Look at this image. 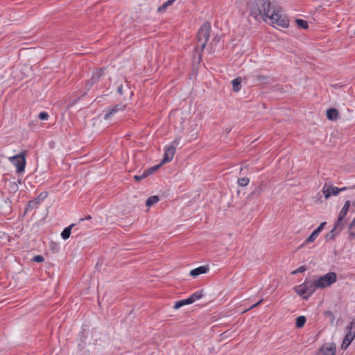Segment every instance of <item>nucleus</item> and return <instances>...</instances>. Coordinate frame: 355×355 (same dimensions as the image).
I'll return each instance as SVG.
<instances>
[{
	"label": "nucleus",
	"mask_w": 355,
	"mask_h": 355,
	"mask_svg": "<svg viewBox=\"0 0 355 355\" xmlns=\"http://www.w3.org/2000/svg\"><path fill=\"white\" fill-rule=\"evenodd\" d=\"M250 11L251 15L256 20L262 19L267 22L270 19L273 26L287 28L289 26V19L275 0H255L251 6Z\"/></svg>",
	"instance_id": "f257e3e1"
},
{
	"label": "nucleus",
	"mask_w": 355,
	"mask_h": 355,
	"mask_svg": "<svg viewBox=\"0 0 355 355\" xmlns=\"http://www.w3.org/2000/svg\"><path fill=\"white\" fill-rule=\"evenodd\" d=\"M211 28V24L208 21H205L200 28L196 35L197 45L195 50L199 47L201 51L204 50L209 38Z\"/></svg>",
	"instance_id": "f03ea898"
},
{
	"label": "nucleus",
	"mask_w": 355,
	"mask_h": 355,
	"mask_svg": "<svg viewBox=\"0 0 355 355\" xmlns=\"http://www.w3.org/2000/svg\"><path fill=\"white\" fill-rule=\"evenodd\" d=\"M317 286L314 282L305 281L303 284L294 288L295 292L303 299H308L309 296L313 294Z\"/></svg>",
	"instance_id": "7ed1b4c3"
},
{
	"label": "nucleus",
	"mask_w": 355,
	"mask_h": 355,
	"mask_svg": "<svg viewBox=\"0 0 355 355\" xmlns=\"http://www.w3.org/2000/svg\"><path fill=\"white\" fill-rule=\"evenodd\" d=\"M26 150H22L19 155L10 157L11 162L16 166V172L21 173L24 171L26 166Z\"/></svg>",
	"instance_id": "20e7f679"
},
{
	"label": "nucleus",
	"mask_w": 355,
	"mask_h": 355,
	"mask_svg": "<svg viewBox=\"0 0 355 355\" xmlns=\"http://www.w3.org/2000/svg\"><path fill=\"white\" fill-rule=\"evenodd\" d=\"M336 278V274L334 272H330L318 278L315 283L317 288H325L334 283Z\"/></svg>",
	"instance_id": "39448f33"
},
{
	"label": "nucleus",
	"mask_w": 355,
	"mask_h": 355,
	"mask_svg": "<svg viewBox=\"0 0 355 355\" xmlns=\"http://www.w3.org/2000/svg\"><path fill=\"white\" fill-rule=\"evenodd\" d=\"M336 345L334 343H327L322 345L315 355H336Z\"/></svg>",
	"instance_id": "423d86ee"
},
{
	"label": "nucleus",
	"mask_w": 355,
	"mask_h": 355,
	"mask_svg": "<svg viewBox=\"0 0 355 355\" xmlns=\"http://www.w3.org/2000/svg\"><path fill=\"white\" fill-rule=\"evenodd\" d=\"M174 144L178 145L177 139H175L173 142V145L166 148L164 158H163L162 161L161 162V163L162 164L168 163V162H170L171 161H172V159L173 158V156H174V155L175 153V150H176V147H175V146Z\"/></svg>",
	"instance_id": "0eeeda50"
},
{
	"label": "nucleus",
	"mask_w": 355,
	"mask_h": 355,
	"mask_svg": "<svg viewBox=\"0 0 355 355\" xmlns=\"http://www.w3.org/2000/svg\"><path fill=\"white\" fill-rule=\"evenodd\" d=\"M322 191L326 199L329 198L331 196H336L339 193L338 187L328 186L327 183L324 184Z\"/></svg>",
	"instance_id": "6e6552de"
},
{
	"label": "nucleus",
	"mask_w": 355,
	"mask_h": 355,
	"mask_svg": "<svg viewBox=\"0 0 355 355\" xmlns=\"http://www.w3.org/2000/svg\"><path fill=\"white\" fill-rule=\"evenodd\" d=\"M125 105L121 104L116 105L115 106L112 107L111 109H110L105 114L104 119L105 120L109 119L113 114L118 112L119 111H122L125 109Z\"/></svg>",
	"instance_id": "1a4fd4ad"
},
{
	"label": "nucleus",
	"mask_w": 355,
	"mask_h": 355,
	"mask_svg": "<svg viewBox=\"0 0 355 355\" xmlns=\"http://www.w3.org/2000/svg\"><path fill=\"white\" fill-rule=\"evenodd\" d=\"M103 69H99L98 71L94 73L90 80L87 81L86 83L87 90H89V88L94 85L95 83H96L98 79L101 78V76L103 75Z\"/></svg>",
	"instance_id": "9d476101"
},
{
	"label": "nucleus",
	"mask_w": 355,
	"mask_h": 355,
	"mask_svg": "<svg viewBox=\"0 0 355 355\" xmlns=\"http://www.w3.org/2000/svg\"><path fill=\"white\" fill-rule=\"evenodd\" d=\"M209 268L208 266H202L191 270L190 271V275L193 277H196L200 275L207 273L209 271Z\"/></svg>",
	"instance_id": "9b49d317"
},
{
	"label": "nucleus",
	"mask_w": 355,
	"mask_h": 355,
	"mask_svg": "<svg viewBox=\"0 0 355 355\" xmlns=\"http://www.w3.org/2000/svg\"><path fill=\"white\" fill-rule=\"evenodd\" d=\"M345 218H340L338 216L337 220L335 223L334 228L340 234V232L343 230L345 224Z\"/></svg>",
	"instance_id": "f8f14e48"
},
{
	"label": "nucleus",
	"mask_w": 355,
	"mask_h": 355,
	"mask_svg": "<svg viewBox=\"0 0 355 355\" xmlns=\"http://www.w3.org/2000/svg\"><path fill=\"white\" fill-rule=\"evenodd\" d=\"M241 82H242V78L241 77H237L232 81V89L234 92H237L241 90Z\"/></svg>",
	"instance_id": "ddd939ff"
},
{
	"label": "nucleus",
	"mask_w": 355,
	"mask_h": 355,
	"mask_svg": "<svg viewBox=\"0 0 355 355\" xmlns=\"http://www.w3.org/2000/svg\"><path fill=\"white\" fill-rule=\"evenodd\" d=\"M338 116V111L335 108H330L327 111V117L329 120H336Z\"/></svg>",
	"instance_id": "4468645a"
},
{
	"label": "nucleus",
	"mask_w": 355,
	"mask_h": 355,
	"mask_svg": "<svg viewBox=\"0 0 355 355\" xmlns=\"http://www.w3.org/2000/svg\"><path fill=\"white\" fill-rule=\"evenodd\" d=\"M349 207H350V201L349 200H347L345 202V205L343 206V207L342 208V209L340 210L339 214H338V216L340 218H345L348 211H349Z\"/></svg>",
	"instance_id": "2eb2a0df"
},
{
	"label": "nucleus",
	"mask_w": 355,
	"mask_h": 355,
	"mask_svg": "<svg viewBox=\"0 0 355 355\" xmlns=\"http://www.w3.org/2000/svg\"><path fill=\"white\" fill-rule=\"evenodd\" d=\"M192 304V300H191L190 298L188 297L187 299H185V300L177 301L175 303L174 309H178L184 305H188V304Z\"/></svg>",
	"instance_id": "dca6fc26"
},
{
	"label": "nucleus",
	"mask_w": 355,
	"mask_h": 355,
	"mask_svg": "<svg viewBox=\"0 0 355 355\" xmlns=\"http://www.w3.org/2000/svg\"><path fill=\"white\" fill-rule=\"evenodd\" d=\"M74 226V224L70 225L69 227L64 228L61 233L62 238L66 240L69 238L71 235V228Z\"/></svg>",
	"instance_id": "f3484780"
},
{
	"label": "nucleus",
	"mask_w": 355,
	"mask_h": 355,
	"mask_svg": "<svg viewBox=\"0 0 355 355\" xmlns=\"http://www.w3.org/2000/svg\"><path fill=\"white\" fill-rule=\"evenodd\" d=\"M306 321V318L305 316L301 315L298 316L295 320V327L297 328H302L304 326Z\"/></svg>",
	"instance_id": "a211bd4d"
},
{
	"label": "nucleus",
	"mask_w": 355,
	"mask_h": 355,
	"mask_svg": "<svg viewBox=\"0 0 355 355\" xmlns=\"http://www.w3.org/2000/svg\"><path fill=\"white\" fill-rule=\"evenodd\" d=\"M159 197L157 196H150L146 202V207H151L152 205L156 204L159 201Z\"/></svg>",
	"instance_id": "6ab92c4d"
},
{
	"label": "nucleus",
	"mask_w": 355,
	"mask_h": 355,
	"mask_svg": "<svg viewBox=\"0 0 355 355\" xmlns=\"http://www.w3.org/2000/svg\"><path fill=\"white\" fill-rule=\"evenodd\" d=\"M175 0H168L167 1H166L165 3H164L161 6H159L158 8H157V12H164L166 11V8L169 6H171L174 1Z\"/></svg>",
	"instance_id": "aec40b11"
},
{
	"label": "nucleus",
	"mask_w": 355,
	"mask_h": 355,
	"mask_svg": "<svg viewBox=\"0 0 355 355\" xmlns=\"http://www.w3.org/2000/svg\"><path fill=\"white\" fill-rule=\"evenodd\" d=\"M203 296V291L200 290L194 293H193L190 297V300H192V303L195 302L196 300L200 299Z\"/></svg>",
	"instance_id": "412c9836"
},
{
	"label": "nucleus",
	"mask_w": 355,
	"mask_h": 355,
	"mask_svg": "<svg viewBox=\"0 0 355 355\" xmlns=\"http://www.w3.org/2000/svg\"><path fill=\"white\" fill-rule=\"evenodd\" d=\"M295 23L299 28L302 29H307L309 27L308 22L302 19H296Z\"/></svg>",
	"instance_id": "4be33fe9"
},
{
	"label": "nucleus",
	"mask_w": 355,
	"mask_h": 355,
	"mask_svg": "<svg viewBox=\"0 0 355 355\" xmlns=\"http://www.w3.org/2000/svg\"><path fill=\"white\" fill-rule=\"evenodd\" d=\"M40 200L37 199V198L30 200L28 202V205H27V207L26 208V211H27L28 209H32L37 207V206L40 203Z\"/></svg>",
	"instance_id": "5701e85b"
},
{
	"label": "nucleus",
	"mask_w": 355,
	"mask_h": 355,
	"mask_svg": "<svg viewBox=\"0 0 355 355\" xmlns=\"http://www.w3.org/2000/svg\"><path fill=\"white\" fill-rule=\"evenodd\" d=\"M338 234L339 233L337 232L334 228H333L328 234H326L325 239L326 241L334 240Z\"/></svg>",
	"instance_id": "b1692460"
},
{
	"label": "nucleus",
	"mask_w": 355,
	"mask_h": 355,
	"mask_svg": "<svg viewBox=\"0 0 355 355\" xmlns=\"http://www.w3.org/2000/svg\"><path fill=\"white\" fill-rule=\"evenodd\" d=\"M256 79L259 83L266 84L269 83L270 77L264 75H257Z\"/></svg>",
	"instance_id": "393cba45"
},
{
	"label": "nucleus",
	"mask_w": 355,
	"mask_h": 355,
	"mask_svg": "<svg viewBox=\"0 0 355 355\" xmlns=\"http://www.w3.org/2000/svg\"><path fill=\"white\" fill-rule=\"evenodd\" d=\"M162 165V164L160 163L158 165L148 168L147 170H146L144 172L146 174L147 177L148 175L153 174V173H155Z\"/></svg>",
	"instance_id": "a878e982"
},
{
	"label": "nucleus",
	"mask_w": 355,
	"mask_h": 355,
	"mask_svg": "<svg viewBox=\"0 0 355 355\" xmlns=\"http://www.w3.org/2000/svg\"><path fill=\"white\" fill-rule=\"evenodd\" d=\"M318 236V234L313 231L312 232V234L308 237V239L306 240H305V241L304 242L302 245L313 242Z\"/></svg>",
	"instance_id": "bb28decb"
},
{
	"label": "nucleus",
	"mask_w": 355,
	"mask_h": 355,
	"mask_svg": "<svg viewBox=\"0 0 355 355\" xmlns=\"http://www.w3.org/2000/svg\"><path fill=\"white\" fill-rule=\"evenodd\" d=\"M220 39L218 37H214L210 42V48L213 52L215 51L217 44L219 43Z\"/></svg>",
	"instance_id": "cd10ccee"
},
{
	"label": "nucleus",
	"mask_w": 355,
	"mask_h": 355,
	"mask_svg": "<svg viewBox=\"0 0 355 355\" xmlns=\"http://www.w3.org/2000/svg\"><path fill=\"white\" fill-rule=\"evenodd\" d=\"M238 184L241 187H245L250 182V179L248 178H241L238 179Z\"/></svg>",
	"instance_id": "c85d7f7f"
},
{
	"label": "nucleus",
	"mask_w": 355,
	"mask_h": 355,
	"mask_svg": "<svg viewBox=\"0 0 355 355\" xmlns=\"http://www.w3.org/2000/svg\"><path fill=\"white\" fill-rule=\"evenodd\" d=\"M349 235L355 238V218L349 227Z\"/></svg>",
	"instance_id": "c756f323"
},
{
	"label": "nucleus",
	"mask_w": 355,
	"mask_h": 355,
	"mask_svg": "<svg viewBox=\"0 0 355 355\" xmlns=\"http://www.w3.org/2000/svg\"><path fill=\"white\" fill-rule=\"evenodd\" d=\"M323 314L324 317L328 318L330 320L331 323L334 322L335 317L334 315V313L331 311H324Z\"/></svg>",
	"instance_id": "7c9ffc66"
},
{
	"label": "nucleus",
	"mask_w": 355,
	"mask_h": 355,
	"mask_svg": "<svg viewBox=\"0 0 355 355\" xmlns=\"http://www.w3.org/2000/svg\"><path fill=\"white\" fill-rule=\"evenodd\" d=\"M355 338V335H354V333H352V332H348L347 333V334L345 335V338H344V340H345L346 341H347V343H352V340H354V338Z\"/></svg>",
	"instance_id": "2f4dec72"
},
{
	"label": "nucleus",
	"mask_w": 355,
	"mask_h": 355,
	"mask_svg": "<svg viewBox=\"0 0 355 355\" xmlns=\"http://www.w3.org/2000/svg\"><path fill=\"white\" fill-rule=\"evenodd\" d=\"M346 329L348 331V332L354 333L355 335V318L352 320L349 326L347 327Z\"/></svg>",
	"instance_id": "473e14b6"
},
{
	"label": "nucleus",
	"mask_w": 355,
	"mask_h": 355,
	"mask_svg": "<svg viewBox=\"0 0 355 355\" xmlns=\"http://www.w3.org/2000/svg\"><path fill=\"white\" fill-rule=\"evenodd\" d=\"M306 270V267L305 266H302L299 267L297 269L292 271L291 274L295 275V274H297L298 272H304Z\"/></svg>",
	"instance_id": "72a5a7b5"
},
{
	"label": "nucleus",
	"mask_w": 355,
	"mask_h": 355,
	"mask_svg": "<svg viewBox=\"0 0 355 355\" xmlns=\"http://www.w3.org/2000/svg\"><path fill=\"white\" fill-rule=\"evenodd\" d=\"M32 261H33L35 262L40 263V262H43L44 261V258L42 255H36V256L33 257V258L32 259Z\"/></svg>",
	"instance_id": "f704fd0d"
},
{
	"label": "nucleus",
	"mask_w": 355,
	"mask_h": 355,
	"mask_svg": "<svg viewBox=\"0 0 355 355\" xmlns=\"http://www.w3.org/2000/svg\"><path fill=\"white\" fill-rule=\"evenodd\" d=\"M262 191V187L261 185H259V187H256L251 193V195H257V194H260L261 192Z\"/></svg>",
	"instance_id": "c9c22d12"
},
{
	"label": "nucleus",
	"mask_w": 355,
	"mask_h": 355,
	"mask_svg": "<svg viewBox=\"0 0 355 355\" xmlns=\"http://www.w3.org/2000/svg\"><path fill=\"white\" fill-rule=\"evenodd\" d=\"M38 117L41 120H47L49 118V114L46 112H42L39 114Z\"/></svg>",
	"instance_id": "e433bc0d"
},
{
	"label": "nucleus",
	"mask_w": 355,
	"mask_h": 355,
	"mask_svg": "<svg viewBox=\"0 0 355 355\" xmlns=\"http://www.w3.org/2000/svg\"><path fill=\"white\" fill-rule=\"evenodd\" d=\"M146 178H147V175L145 173V172H144L141 175H135L134 176V179L136 181H141V180H144Z\"/></svg>",
	"instance_id": "4c0bfd02"
},
{
	"label": "nucleus",
	"mask_w": 355,
	"mask_h": 355,
	"mask_svg": "<svg viewBox=\"0 0 355 355\" xmlns=\"http://www.w3.org/2000/svg\"><path fill=\"white\" fill-rule=\"evenodd\" d=\"M350 345V343H347L345 340L343 339V343L341 344V348L343 349H346L348 346Z\"/></svg>",
	"instance_id": "58836bf2"
},
{
	"label": "nucleus",
	"mask_w": 355,
	"mask_h": 355,
	"mask_svg": "<svg viewBox=\"0 0 355 355\" xmlns=\"http://www.w3.org/2000/svg\"><path fill=\"white\" fill-rule=\"evenodd\" d=\"M117 92L119 94H123V85H119L117 88Z\"/></svg>",
	"instance_id": "ea45409f"
},
{
	"label": "nucleus",
	"mask_w": 355,
	"mask_h": 355,
	"mask_svg": "<svg viewBox=\"0 0 355 355\" xmlns=\"http://www.w3.org/2000/svg\"><path fill=\"white\" fill-rule=\"evenodd\" d=\"M323 229L322 228L321 226H319L316 230H314L315 232H316L318 234H319V233Z\"/></svg>",
	"instance_id": "a19ab883"
},
{
	"label": "nucleus",
	"mask_w": 355,
	"mask_h": 355,
	"mask_svg": "<svg viewBox=\"0 0 355 355\" xmlns=\"http://www.w3.org/2000/svg\"><path fill=\"white\" fill-rule=\"evenodd\" d=\"M91 218H92V216L89 215V216H87L85 218H80V219L79 220V222L83 221L84 220H89V219H91Z\"/></svg>",
	"instance_id": "79ce46f5"
},
{
	"label": "nucleus",
	"mask_w": 355,
	"mask_h": 355,
	"mask_svg": "<svg viewBox=\"0 0 355 355\" xmlns=\"http://www.w3.org/2000/svg\"><path fill=\"white\" fill-rule=\"evenodd\" d=\"M347 187H343V188H340V189H339V188H338L339 192H340V191H345V190H347Z\"/></svg>",
	"instance_id": "37998d69"
},
{
	"label": "nucleus",
	"mask_w": 355,
	"mask_h": 355,
	"mask_svg": "<svg viewBox=\"0 0 355 355\" xmlns=\"http://www.w3.org/2000/svg\"><path fill=\"white\" fill-rule=\"evenodd\" d=\"M257 303H255L254 304H253L252 306H251L248 309V310L252 309H253V308H254V307H257Z\"/></svg>",
	"instance_id": "c03bdc74"
},
{
	"label": "nucleus",
	"mask_w": 355,
	"mask_h": 355,
	"mask_svg": "<svg viewBox=\"0 0 355 355\" xmlns=\"http://www.w3.org/2000/svg\"><path fill=\"white\" fill-rule=\"evenodd\" d=\"M257 303H255L254 304H253L252 306H251L248 309V310L252 309H253V308H254V307H257Z\"/></svg>",
	"instance_id": "a18cd8bd"
},
{
	"label": "nucleus",
	"mask_w": 355,
	"mask_h": 355,
	"mask_svg": "<svg viewBox=\"0 0 355 355\" xmlns=\"http://www.w3.org/2000/svg\"><path fill=\"white\" fill-rule=\"evenodd\" d=\"M326 224H327V223H326V222H323V223H322L320 225V226H321V227H322V228L323 229V228H324V225H325Z\"/></svg>",
	"instance_id": "49530a36"
},
{
	"label": "nucleus",
	"mask_w": 355,
	"mask_h": 355,
	"mask_svg": "<svg viewBox=\"0 0 355 355\" xmlns=\"http://www.w3.org/2000/svg\"><path fill=\"white\" fill-rule=\"evenodd\" d=\"M263 301V299L260 300L258 302H257V306L259 305Z\"/></svg>",
	"instance_id": "de8ad7c7"
}]
</instances>
